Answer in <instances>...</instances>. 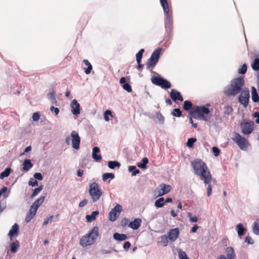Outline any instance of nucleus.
<instances>
[{"instance_id": "obj_61", "label": "nucleus", "mask_w": 259, "mask_h": 259, "mask_svg": "<svg viewBox=\"0 0 259 259\" xmlns=\"http://www.w3.org/2000/svg\"><path fill=\"white\" fill-rule=\"evenodd\" d=\"M50 110L52 112H54L56 115L58 114L59 112V108L54 107L53 106L50 107Z\"/></svg>"}, {"instance_id": "obj_30", "label": "nucleus", "mask_w": 259, "mask_h": 259, "mask_svg": "<svg viewBox=\"0 0 259 259\" xmlns=\"http://www.w3.org/2000/svg\"><path fill=\"white\" fill-rule=\"evenodd\" d=\"M148 159L147 157H144L142 159L141 162H139L137 163V166L143 169H145L146 168V165L148 163Z\"/></svg>"}, {"instance_id": "obj_47", "label": "nucleus", "mask_w": 259, "mask_h": 259, "mask_svg": "<svg viewBox=\"0 0 259 259\" xmlns=\"http://www.w3.org/2000/svg\"><path fill=\"white\" fill-rule=\"evenodd\" d=\"M34 215L32 212H28L25 217V221L26 223L29 222L34 217Z\"/></svg>"}, {"instance_id": "obj_63", "label": "nucleus", "mask_w": 259, "mask_h": 259, "mask_svg": "<svg viewBox=\"0 0 259 259\" xmlns=\"http://www.w3.org/2000/svg\"><path fill=\"white\" fill-rule=\"evenodd\" d=\"M131 243L128 241H127L126 242H125V243L123 244V248L125 250L128 249L130 246H131Z\"/></svg>"}, {"instance_id": "obj_13", "label": "nucleus", "mask_w": 259, "mask_h": 259, "mask_svg": "<svg viewBox=\"0 0 259 259\" xmlns=\"http://www.w3.org/2000/svg\"><path fill=\"white\" fill-rule=\"evenodd\" d=\"M71 111L73 115H78L80 114V104L77 102L76 99H73L70 104Z\"/></svg>"}, {"instance_id": "obj_37", "label": "nucleus", "mask_w": 259, "mask_h": 259, "mask_svg": "<svg viewBox=\"0 0 259 259\" xmlns=\"http://www.w3.org/2000/svg\"><path fill=\"white\" fill-rule=\"evenodd\" d=\"M128 171L130 172H132V175L133 176H135L139 173H140V170L138 169H137L136 166H130L128 167Z\"/></svg>"}, {"instance_id": "obj_36", "label": "nucleus", "mask_w": 259, "mask_h": 259, "mask_svg": "<svg viewBox=\"0 0 259 259\" xmlns=\"http://www.w3.org/2000/svg\"><path fill=\"white\" fill-rule=\"evenodd\" d=\"M164 199L163 197H161L156 200L155 202V205L158 208L162 207L164 204Z\"/></svg>"}, {"instance_id": "obj_1", "label": "nucleus", "mask_w": 259, "mask_h": 259, "mask_svg": "<svg viewBox=\"0 0 259 259\" xmlns=\"http://www.w3.org/2000/svg\"><path fill=\"white\" fill-rule=\"evenodd\" d=\"M194 173L202 177L204 183H208L211 178V174L206 164L201 159H196L191 162Z\"/></svg>"}, {"instance_id": "obj_54", "label": "nucleus", "mask_w": 259, "mask_h": 259, "mask_svg": "<svg viewBox=\"0 0 259 259\" xmlns=\"http://www.w3.org/2000/svg\"><path fill=\"white\" fill-rule=\"evenodd\" d=\"M33 177L35 179V180L39 181L42 180V175L39 172L35 173L33 175Z\"/></svg>"}, {"instance_id": "obj_40", "label": "nucleus", "mask_w": 259, "mask_h": 259, "mask_svg": "<svg viewBox=\"0 0 259 259\" xmlns=\"http://www.w3.org/2000/svg\"><path fill=\"white\" fill-rule=\"evenodd\" d=\"M114 178V175L113 173H105L102 176L103 181H106L108 179H113Z\"/></svg>"}, {"instance_id": "obj_4", "label": "nucleus", "mask_w": 259, "mask_h": 259, "mask_svg": "<svg viewBox=\"0 0 259 259\" xmlns=\"http://www.w3.org/2000/svg\"><path fill=\"white\" fill-rule=\"evenodd\" d=\"M209 109L204 106H197L194 110L191 111V114L195 119L200 117L201 119L208 121L210 117L207 116L209 113Z\"/></svg>"}, {"instance_id": "obj_21", "label": "nucleus", "mask_w": 259, "mask_h": 259, "mask_svg": "<svg viewBox=\"0 0 259 259\" xmlns=\"http://www.w3.org/2000/svg\"><path fill=\"white\" fill-rule=\"evenodd\" d=\"M251 98L252 101L255 103L259 101V97L257 93L256 90L254 87L251 88Z\"/></svg>"}, {"instance_id": "obj_42", "label": "nucleus", "mask_w": 259, "mask_h": 259, "mask_svg": "<svg viewBox=\"0 0 259 259\" xmlns=\"http://www.w3.org/2000/svg\"><path fill=\"white\" fill-rule=\"evenodd\" d=\"M252 68L255 71L259 70V58L254 59L252 64Z\"/></svg>"}, {"instance_id": "obj_29", "label": "nucleus", "mask_w": 259, "mask_h": 259, "mask_svg": "<svg viewBox=\"0 0 259 259\" xmlns=\"http://www.w3.org/2000/svg\"><path fill=\"white\" fill-rule=\"evenodd\" d=\"M166 20L165 21V28L170 29L172 25V18L170 15H167L165 16Z\"/></svg>"}, {"instance_id": "obj_20", "label": "nucleus", "mask_w": 259, "mask_h": 259, "mask_svg": "<svg viewBox=\"0 0 259 259\" xmlns=\"http://www.w3.org/2000/svg\"><path fill=\"white\" fill-rule=\"evenodd\" d=\"M161 5L163 9L164 12L165 16L167 15H169V12H170L169 8L168 7L167 0H160Z\"/></svg>"}, {"instance_id": "obj_46", "label": "nucleus", "mask_w": 259, "mask_h": 259, "mask_svg": "<svg viewBox=\"0 0 259 259\" xmlns=\"http://www.w3.org/2000/svg\"><path fill=\"white\" fill-rule=\"evenodd\" d=\"M171 115L174 116L180 117L182 115V112L180 109L176 108L172 110Z\"/></svg>"}, {"instance_id": "obj_34", "label": "nucleus", "mask_w": 259, "mask_h": 259, "mask_svg": "<svg viewBox=\"0 0 259 259\" xmlns=\"http://www.w3.org/2000/svg\"><path fill=\"white\" fill-rule=\"evenodd\" d=\"M11 169L10 168H6L4 171L0 174V179H3L4 178L7 177L9 176L11 172Z\"/></svg>"}, {"instance_id": "obj_64", "label": "nucleus", "mask_w": 259, "mask_h": 259, "mask_svg": "<svg viewBox=\"0 0 259 259\" xmlns=\"http://www.w3.org/2000/svg\"><path fill=\"white\" fill-rule=\"evenodd\" d=\"M253 116L254 117H257V118L255 120V122L256 123H259V113L257 112L254 113Z\"/></svg>"}, {"instance_id": "obj_26", "label": "nucleus", "mask_w": 259, "mask_h": 259, "mask_svg": "<svg viewBox=\"0 0 259 259\" xmlns=\"http://www.w3.org/2000/svg\"><path fill=\"white\" fill-rule=\"evenodd\" d=\"M99 214L98 211H93L91 215H87L85 218L88 222H91L96 220V217Z\"/></svg>"}, {"instance_id": "obj_2", "label": "nucleus", "mask_w": 259, "mask_h": 259, "mask_svg": "<svg viewBox=\"0 0 259 259\" xmlns=\"http://www.w3.org/2000/svg\"><path fill=\"white\" fill-rule=\"evenodd\" d=\"M244 80L243 77H239L232 79L229 85L224 89V94L229 97H234L243 91Z\"/></svg>"}, {"instance_id": "obj_50", "label": "nucleus", "mask_w": 259, "mask_h": 259, "mask_svg": "<svg viewBox=\"0 0 259 259\" xmlns=\"http://www.w3.org/2000/svg\"><path fill=\"white\" fill-rule=\"evenodd\" d=\"M122 87L124 90H125V91L129 93L131 92L132 91L131 85L127 83H125L124 84H123Z\"/></svg>"}, {"instance_id": "obj_31", "label": "nucleus", "mask_w": 259, "mask_h": 259, "mask_svg": "<svg viewBox=\"0 0 259 259\" xmlns=\"http://www.w3.org/2000/svg\"><path fill=\"white\" fill-rule=\"evenodd\" d=\"M45 197L44 196H41L38 199L36 200L32 204V205L35 207L36 208L38 209V208L39 207V206L45 200Z\"/></svg>"}, {"instance_id": "obj_7", "label": "nucleus", "mask_w": 259, "mask_h": 259, "mask_svg": "<svg viewBox=\"0 0 259 259\" xmlns=\"http://www.w3.org/2000/svg\"><path fill=\"white\" fill-rule=\"evenodd\" d=\"M240 93L238 98L239 102L244 107L246 108L248 104L249 91L248 89H244Z\"/></svg>"}, {"instance_id": "obj_35", "label": "nucleus", "mask_w": 259, "mask_h": 259, "mask_svg": "<svg viewBox=\"0 0 259 259\" xmlns=\"http://www.w3.org/2000/svg\"><path fill=\"white\" fill-rule=\"evenodd\" d=\"M83 62L88 66V68L85 70L84 72L86 74H89L90 73L92 69V66L91 64V63L88 61V60L84 59L83 61Z\"/></svg>"}, {"instance_id": "obj_15", "label": "nucleus", "mask_w": 259, "mask_h": 259, "mask_svg": "<svg viewBox=\"0 0 259 259\" xmlns=\"http://www.w3.org/2000/svg\"><path fill=\"white\" fill-rule=\"evenodd\" d=\"M170 96L171 98L174 101H176L177 100H179L180 101H183V98L182 97L181 93L176 90H172Z\"/></svg>"}, {"instance_id": "obj_55", "label": "nucleus", "mask_w": 259, "mask_h": 259, "mask_svg": "<svg viewBox=\"0 0 259 259\" xmlns=\"http://www.w3.org/2000/svg\"><path fill=\"white\" fill-rule=\"evenodd\" d=\"M212 151L215 156H218L220 154V150L217 147H212Z\"/></svg>"}, {"instance_id": "obj_48", "label": "nucleus", "mask_w": 259, "mask_h": 259, "mask_svg": "<svg viewBox=\"0 0 259 259\" xmlns=\"http://www.w3.org/2000/svg\"><path fill=\"white\" fill-rule=\"evenodd\" d=\"M247 70V65L245 64H244L241 68L239 69L238 73L239 74H244L246 73Z\"/></svg>"}, {"instance_id": "obj_25", "label": "nucleus", "mask_w": 259, "mask_h": 259, "mask_svg": "<svg viewBox=\"0 0 259 259\" xmlns=\"http://www.w3.org/2000/svg\"><path fill=\"white\" fill-rule=\"evenodd\" d=\"M246 229L242 224H238L236 225V231L239 236L244 235Z\"/></svg>"}, {"instance_id": "obj_23", "label": "nucleus", "mask_w": 259, "mask_h": 259, "mask_svg": "<svg viewBox=\"0 0 259 259\" xmlns=\"http://www.w3.org/2000/svg\"><path fill=\"white\" fill-rule=\"evenodd\" d=\"M33 164L31 162L30 160L25 159L23 163V169L25 171H28L32 167Z\"/></svg>"}, {"instance_id": "obj_28", "label": "nucleus", "mask_w": 259, "mask_h": 259, "mask_svg": "<svg viewBox=\"0 0 259 259\" xmlns=\"http://www.w3.org/2000/svg\"><path fill=\"white\" fill-rule=\"evenodd\" d=\"M252 231L255 235H259V220H256L252 225Z\"/></svg>"}, {"instance_id": "obj_17", "label": "nucleus", "mask_w": 259, "mask_h": 259, "mask_svg": "<svg viewBox=\"0 0 259 259\" xmlns=\"http://www.w3.org/2000/svg\"><path fill=\"white\" fill-rule=\"evenodd\" d=\"M142 220L141 219H135L133 222L130 223L128 226L133 230L138 229L141 226Z\"/></svg>"}, {"instance_id": "obj_45", "label": "nucleus", "mask_w": 259, "mask_h": 259, "mask_svg": "<svg viewBox=\"0 0 259 259\" xmlns=\"http://www.w3.org/2000/svg\"><path fill=\"white\" fill-rule=\"evenodd\" d=\"M178 254L180 259H189L186 252L181 249L179 250Z\"/></svg>"}, {"instance_id": "obj_14", "label": "nucleus", "mask_w": 259, "mask_h": 259, "mask_svg": "<svg viewBox=\"0 0 259 259\" xmlns=\"http://www.w3.org/2000/svg\"><path fill=\"white\" fill-rule=\"evenodd\" d=\"M179 235V230L178 228H174L170 229L168 233V237L169 239L171 242H174L178 238Z\"/></svg>"}, {"instance_id": "obj_52", "label": "nucleus", "mask_w": 259, "mask_h": 259, "mask_svg": "<svg viewBox=\"0 0 259 259\" xmlns=\"http://www.w3.org/2000/svg\"><path fill=\"white\" fill-rule=\"evenodd\" d=\"M109 115H112V113L110 110H106L104 113V119L106 121H108L109 120Z\"/></svg>"}, {"instance_id": "obj_5", "label": "nucleus", "mask_w": 259, "mask_h": 259, "mask_svg": "<svg viewBox=\"0 0 259 259\" xmlns=\"http://www.w3.org/2000/svg\"><path fill=\"white\" fill-rule=\"evenodd\" d=\"M89 193L94 202L98 201L102 194L98 184L96 183H93L90 185Z\"/></svg>"}, {"instance_id": "obj_9", "label": "nucleus", "mask_w": 259, "mask_h": 259, "mask_svg": "<svg viewBox=\"0 0 259 259\" xmlns=\"http://www.w3.org/2000/svg\"><path fill=\"white\" fill-rule=\"evenodd\" d=\"M122 211V207L119 204H116L115 206L111 209L109 213V220L114 222L119 216V213Z\"/></svg>"}, {"instance_id": "obj_3", "label": "nucleus", "mask_w": 259, "mask_h": 259, "mask_svg": "<svg viewBox=\"0 0 259 259\" xmlns=\"http://www.w3.org/2000/svg\"><path fill=\"white\" fill-rule=\"evenodd\" d=\"M99 235V228L95 226L87 234L80 238L79 244L83 247L92 245L96 241Z\"/></svg>"}, {"instance_id": "obj_59", "label": "nucleus", "mask_w": 259, "mask_h": 259, "mask_svg": "<svg viewBox=\"0 0 259 259\" xmlns=\"http://www.w3.org/2000/svg\"><path fill=\"white\" fill-rule=\"evenodd\" d=\"M156 116L159 120L162 122L164 121V118L159 112L156 113Z\"/></svg>"}, {"instance_id": "obj_11", "label": "nucleus", "mask_w": 259, "mask_h": 259, "mask_svg": "<svg viewBox=\"0 0 259 259\" xmlns=\"http://www.w3.org/2000/svg\"><path fill=\"white\" fill-rule=\"evenodd\" d=\"M253 123L251 121H244L241 124L242 132L246 135L250 134L253 129Z\"/></svg>"}, {"instance_id": "obj_49", "label": "nucleus", "mask_w": 259, "mask_h": 259, "mask_svg": "<svg viewBox=\"0 0 259 259\" xmlns=\"http://www.w3.org/2000/svg\"><path fill=\"white\" fill-rule=\"evenodd\" d=\"M28 184L32 187H34L38 185V182L36 180L34 179L33 178H30L29 182Z\"/></svg>"}, {"instance_id": "obj_57", "label": "nucleus", "mask_w": 259, "mask_h": 259, "mask_svg": "<svg viewBox=\"0 0 259 259\" xmlns=\"http://www.w3.org/2000/svg\"><path fill=\"white\" fill-rule=\"evenodd\" d=\"M88 202V200L86 199H84L82 201L79 202L78 206L79 207H83L87 204Z\"/></svg>"}, {"instance_id": "obj_38", "label": "nucleus", "mask_w": 259, "mask_h": 259, "mask_svg": "<svg viewBox=\"0 0 259 259\" xmlns=\"http://www.w3.org/2000/svg\"><path fill=\"white\" fill-rule=\"evenodd\" d=\"M43 189V186L42 185H40L38 188H35L32 192V194L31 196V198H33L38 195L40 191Z\"/></svg>"}, {"instance_id": "obj_53", "label": "nucleus", "mask_w": 259, "mask_h": 259, "mask_svg": "<svg viewBox=\"0 0 259 259\" xmlns=\"http://www.w3.org/2000/svg\"><path fill=\"white\" fill-rule=\"evenodd\" d=\"M40 117V114L39 112H35L32 115V119L33 121H37L39 120Z\"/></svg>"}, {"instance_id": "obj_12", "label": "nucleus", "mask_w": 259, "mask_h": 259, "mask_svg": "<svg viewBox=\"0 0 259 259\" xmlns=\"http://www.w3.org/2000/svg\"><path fill=\"white\" fill-rule=\"evenodd\" d=\"M227 256L221 255L217 259H236V254L234 250L232 247H228L226 249Z\"/></svg>"}, {"instance_id": "obj_41", "label": "nucleus", "mask_w": 259, "mask_h": 259, "mask_svg": "<svg viewBox=\"0 0 259 259\" xmlns=\"http://www.w3.org/2000/svg\"><path fill=\"white\" fill-rule=\"evenodd\" d=\"M19 246V243L17 242H13L11 244V251L13 253H15L17 251L18 248Z\"/></svg>"}, {"instance_id": "obj_56", "label": "nucleus", "mask_w": 259, "mask_h": 259, "mask_svg": "<svg viewBox=\"0 0 259 259\" xmlns=\"http://www.w3.org/2000/svg\"><path fill=\"white\" fill-rule=\"evenodd\" d=\"M245 242L249 244H253L254 243V241L248 236L245 237Z\"/></svg>"}, {"instance_id": "obj_22", "label": "nucleus", "mask_w": 259, "mask_h": 259, "mask_svg": "<svg viewBox=\"0 0 259 259\" xmlns=\"http://www.w3.org/2000/svg\"><path fill=\"white\" fill-rule=\"evenodd\" d=\"M164 79L162 77L154 76L151 78V82L154 84L160 87Z\"/></svg>"}, {"instance_id": "obj_33", "label": "nucleus", "mask_w": 259, "mask_h": 259, "mask_svg": "<svg viewBox=\"0 0 259 259\" xmlns=\"http://www.w3.org/2000/svg\"><path fill=\"white\" fill-rule=\"evenodd\" d=\"M108 167L111 169H114L116 167H120V163L117 161H110L108 162Z\"/></svg>"}, {"instance_id": "obj_19", "label": "nucleus", "mask_w": 259, "mask_h": 259, "mask_svg": "<svg viewBox=\"0 0 259 259\" xmlns=\"http://www.w3.org/2000/svg\"><path fill=\"white\" fill-rule=\"evenodd\" d=\"M235 141L238 146H246L245 139L239 135H237L235 137Z\"/></svg>"}, {"instance_id": "obj_6", "label": "nucleus", "mask_w": 259, "mask_h": 259, "mask_svg": "<svg viewBox=\"0 0 259 259\" xmlns=\"http://www.w3.org/2000/svg\"><path fill=\"white\" fill-rule=\"evenodd\" d=\"M161 51V49L158 48L155 50L152 54L150 58L148 60L146 64V67L148 69L153 68L156 66L158 61Z\"/></svg>"}, {"instance_id": "obj_44", "label": "nucleus", "mask_w": 259, "mask_h": 259, "mask_svg": "<svg viewBox=\"0 0 259 259\" xmlns=\"http://www.w3.org/2000/svg\"><path fill=\"white\" fill-rule=\"evenodd\" d=\"M160 87L164 89H167L171 87V84L168 81L164 79Z\"/></svg>"}, {"instance_id": "obj_32", "label": "nucleus", "mask_w": 259, "mask_h": 259, "mask_svg": "<svg viewBox=\"0 0 259 259\" xmlns=\"http://www.w3.org/2000/svg\"><path fill=\"white\" fill-rule=\"evenodd\" d=\"M56 92L55 90L53 89L52 92L49 93L47 95L48 98L50 100H51L53 103H56L57 102L55 98Z\"/></svg>"}, {"instance_id": "obj_62", "label": "nucleus", "mask_w": 259, "mask_h": 259, "mask_svg": "<svg viewBox=\"0 0 259 259\" xmlns=\"http://www.w3.org/2000/svg\"><path fill=\"white\" fill-rule=\"evenodd\" d=\"M100 252L102 254H110L112 252V250L110 249H102L101 250Z\"/></svg>"}, {"instance_id": "obj_43", "label": "nucleus", "mask_w": 259, "mask_h": 259, "mask_svg": "<svg viewBox=\"0 0 259 259\" xmlns=\"http://www.w3.org/2000/svg\"><path fill=\"white\" fill-rule=\"evenodd\" d=\"M192 104L190 101H185L183 105V109L186 111L190 110L192 108Z\"/></svg>"}, {"instance_id": "obj_51", "label": "nucleus", "mask_w": 259, "mask_h": 259, "mask_svg": "<svg viewBox=\"0 0 259 259\" xmlns=\"http://www.w3.org/2000/svg\"><path fill=\"white\" fill-rule=\"evenodd\" d=\"M196 141V139L195 138H191L188 139L186 143V146H193L194 143Z\"/></svg>"}, {"instance_id": "obj_58", "label": "nucleus", "mask_w": 259, "mask_h": 259, "mask_svg": "<svg viewBox=\"0 0 259 259\" xmlns=\"http://www.w3.org/2000/svg\"><path fill=\"white\" fill-rule=\"evenodd\" d=\"M37 208L33 206L32 205L30 206V208L29 210V212H32L33 215H35Z\"/></svg>"}, {"instance_id": "obj_24", "label": "nucleus", "mask_w": 259, "mask_h": 259, "mask_svg": "<svg viewBox=\"0 0 259 259\" xmlns=\"http://www.w3.org/2000/svg\"><path fill=\"white\" fill-rule=\"evenodd\" d=\"M113 238L116 240L121 241L126 240L127 236L124 234L115 233L113 234Z\"/></svg>"}, {"instance_id": "obj_27", "label": "nucleus", "mask_w": 259, "mask_h": 259, "mask_svg": "<svg viewBox=\"0 0 259 259\" xmlns=\"http://www.w3.org/2000/svg\"><path fill=\"white\" fill-rule=\"evenodd\" d=\"M158 243L163 246H166L168 244V237L166 235H163L160 237V240L158 241Z\"/></svg>"}, {"instance_id": "obj_60", "label": "nucleus", "mask_w": 259, "mask_h": 259, "mask_svg": "<svg viewBox=\"0 0 259 259\" xmlns=\"http://www.w3.org/2000/svg\"><path fill=\"white\" fill-rule=\"evenodd\" d=\"M233 111V109L231 106H228L225 108V113L230 114Z\"/></svg>"}, {"instance_id": "obj_39", "label": "nucleus", "mask_w": 259, "mask_h": 259, "mask_svg": "<svg viewBox=\"0 0 259 259\" xmlns=\"http://www.w3.org/2000/svg\"><path fill=\"white\" fill-rule=\"evenodd\" d=\"M211 181H212V176H211V178L209 180V181L207 183H204L205 185H207V195L208 196H210V195L211 194V192H212V188H211Z\"/></svg>"}, {"instance_id": "obj_16", "label": "nucleus", "mask_w": 259, "mask_h": 259, "mask_svg": "<svg viewBox=\"0 0 259 259\" xmlns=\"http://www.w3.org/2000/svg\"><path fill=\"white\" fill-rule=\"evenodd\" d=\"M19 226L17 224H15L10 230L8 236L10 237V239L12 240L13 237H16L18 234Z\"/></svg>"}, {"instance_id": "obj_10", "label": "nucleus", "mask_w": 259, "mask_h": 259, "mask_svg": "<svg viewBox=\"0 0 259 259\" xmlns=\"http://www.w3.org/2000/svg\"><path fill=\"white\" fill-rule=\"evenodd\" d=\"M72 141V146H79L80 139L78 134L75 131L72 132L71 137H67L66 139V143L68 144L70 141Z\"/></svg>"}, {"instance_id": "obj_8", "label": "nucleus", "mask_w": 259, "mask_h": 259, "mask_svg": "<svg viewBox=\"0 0 259 259\" xmlns=\"http://www.w3.org/2000/svg\"><path fill=\"white\" fill-rule=\"evenodd\" d=\"M171 187L170 185L165 184H161L156 188L155 192L157 194V196H161L170 191Z\"/></svg>"}, {"instance_id": "obj_18", "label": "nucleus", "mask_w": 259, "mask_h": 259, "mask_svg": "<svg viewBox=\"0 0 259 259\" xmlns=\"http://www.w3.org/2000/svg\"><path fill=\"white\" fill-rule=\"evenodd\" d=\"M100 152L98 147H94L93 149L92 157L96 161H99L101 159L102 156L100 154H98Z\"/></svg>"}]
</instances>
